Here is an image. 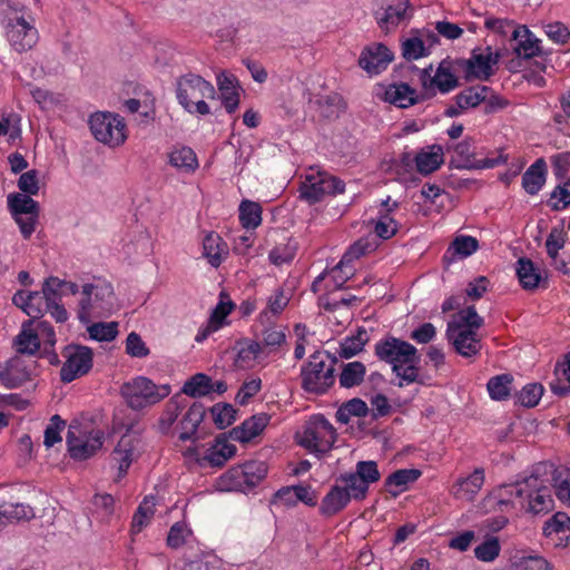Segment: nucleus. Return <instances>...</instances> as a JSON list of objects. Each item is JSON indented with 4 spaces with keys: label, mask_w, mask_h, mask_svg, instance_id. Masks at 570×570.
<instances>
[{
    "label": "nucleus",
    "mask_w": 570,
    "mask_h": 570,
    "mask_svg": "<svg viewBox=\"0 0 570 570\" xmlns=\"http://www.w3.org/2000/svg\"><path fill=\"white\" fill-rule=\"evenodd\" d=\"M216 95L215 87L199 75L189 72L176 81L177 100L191 115H209V106L204 99H215Z\"/></svg>",
    "instance_id": "f257e3e1"
},
{
    "label": "nucleus",
    "mask_w": 570,
    "mask_h": 570,
    "mask_svg": "<svg viewBox=\"0 0 570 570\" xmlns=\"http://www.w3.org/2000/svg\"><path fill=\"white\" fill-rule=\"evenodd\" d=\"M337 358L328 352L316 351L306 364L302 366V389L316 395L325 394L335 382V367Z\"/></svg>",
    "instance_id": "f03ea898"
},
{
    "label": "nucleus",
    "mask_w": 570,
    "mask_h": 570,
    "mask_svg": "<svg viewBox=\"0 0 570 570\" xmlns=\"http://www.w3.org/2000/svg\"><path fill=\"white\" fill-rule=\"evenodd\" d=\"M120 393L127 405L138 411L167 397L170 394V386L168 384L156 385L146 376H137L124 383L120 387Z\"/></svg>",
    "instance_id": "7ed1b4c3"
},
{
    "label": "nucleus",
    "mask_w": 570,
    "mask_h": 570,
    "mask_svg": "<svg viewBox=\"0 0 570 570\" xmlns=\"http://www.w3.org/2000/svg\"><path fill=\"white\" fill-rule=\"evenodd\" d=\"M337 436L331 422L323 414H315L307 421L297 443L321 458L332 450Z\"/></svg>",
    "instance_id": "20e7f679"
},
{
    "label": "nucleus",
    "mask_w": 570,
    "mask_h": 570,
    "mask_svg": "<svg viewBox=\"0 0 570 570\" xmlns=\"http://www.w3.org/2000/svg\"><path fill=\"white\" fill-rule=\"evenodd\" d=\"M517 498L521 499V507L532 514L548 513L554 507L550 488L535 473L524 478V484L517 489Z\"/></svg>",
    "instance_id": "39448f33"
},
{
    "label": "nucleus",
    "mask_w": 570,
    "mask_h": 570,
    "mask_svg": "<svg viewBox=\"0 0 570 570\" xmlns=\"http://www.w3.org/2000/svg\"><path fill=\"white\" fill-rule=\"evenodd\" d=\"M267 471L265 462L248 461L227 470L222 476V483L227 491L247 492L266 478Z\"/></svg>",
    "instance_id": "423d86ee"
},
{
    "label": "nucleus",
    "mask_w": 570,
    "mask_h": 570,
    "mask_svg": "<svg viewBox=\"0 0 570 570\" xmlns=\"http://www.w3.org/2000/svg\"><path fill=\"white\" fill-rule=\"evenodd\" d=\"M421 363V354L411 343L394 337V373L400 379L399 387L404 384L420 383L419 364Z\"/></svg>",
    "instance_id": "0eeeda50"
},
{
    "label": "nucleus",
    "mask_w": 570,
    "mask_h": 570,
    "mask_svg": "<svg viewBox=\"0 0 570 570\" xmlns=\"http://www.w3.org/2000/svg\"><path fill=\"white\" fill-rule=\"evenodd\" d=\"M432 71L433 66L429 65L421 69L419 75L422 88L426 91L428 98H433L436 95V91L441 94H449L460 87V80L452 70L450 57L443 59L439 63L434 75H432Z\"/></svg>",
    "instance_id": "6e6552de"
},
{
    "label": "nucleus",
    "mask_w": 570,
    "mask_h": 570,
    "mask_svg": "<svg viewBox=\"0 0 570 570\" xmlns=\"http://www.w3.org/2000/svg\"><path fill=\"white\" fill-rule=\"evenodd\" d=\"M89 127L98 141L109 146H119L127 138L124 119L111 112L99 111L91 115Z\"/></svg>",
    "instance_id": "1a4fd4ad"
},
{
    "label": "nucleus",
    "mask_w": 570,
    "mask_h": 570,
    "mask_svg": "<svg viewBox=\"0 0 570 570\" xmlns=\"http://www.w3.org/2000/svg\"><path fill=\"white\" fill-rule=\"evenodd\" d=\"M8 207L19 225L23 238L28 239L36 229L40 207L29 195L13 193L8 196Z\"/></svg>",
    "instance_id": "9d476101"
},
{
    "label": "nucleus",
    "mask_w": 570,
    "mask_h": 570,
    "mask_svg": "<svg viewBox=\"0 0 570 570\" xmlns=\"http://www.w3.org/2000/svg\"><path fill=\"white\" fill-rule=\"evenodd\" d=\"M62 356L66 362L60 370V379L65 383L88 374L92 368L94 352L88 346L69 344L62 350Z\"/></svg>",
    "instance_id": "9b49d317"
},
{
    "label": "nucleus",
    "mask_w": 570,
    "mask_h": 570,
    "mask_svg": "<svg viewBox=\"0 0 570 570\" xmlns=\"http://www.w3.org/2000/svg\"><path fill=\"white\" fill-rule=\"evenodd\" d=\"M7 38L18 52L31 49L38 40V31L23 16L9 18L7 23Z\"/></svg>",
    "instance_id": "f8f14e48"
},
{
    "label": "nucleus",
    "mask_w": 570,
    "mask_h": 570,
    "mask_svg": "<svg viewBox=\"0 0 570 570\" xmlns=\"http://www.w3.org/2000/svg\"><path fill=\"white\" fill-rule=\"evenodd\" d=\"M446 338L453 345L455 352L463 357L476 355L482 347L475 331L469 328L460 331V326L454 323H448Z\"/></svg>",
    "instance_id": "ddd939ff"
},
{
    "label": "nucleus",
    "mask_w": 570,
    "mask_h": 570,
    "mask_svg": "<svg viewBox=\"0 0 570 570\" xmlns=\"http://www.w3.org/2000/svg\"><path fill=\"white\" fill-rule=\"evenodd\" d=\"M68 453L76 461H85L91 458L104 443V432L97 431L86 439L78 438L72 431H68L66 438Z\"/></svg>",
    "instance_id": "4468645a"
},
{
    "label": "nucleus",
    "mask_w": 570,
    "mask_h": 570,
    "mask_svg": "<svg viewBox=\"0 0 570 570\" xmlns=\"http://www.w3.org/2000/svg\"><path fill=\"white\" fill-rule=\"evenodd\" d=\"M392 61L390 49L383 43L366 46L358 58V66L370 75H377Z\"/></svg>",
    "instance_id": "2eb2a0df"
},
{
    "label": "nucleus",
    "mask_w": 570,
    "mask_h": 570,
    "mask_svg": "<svg viewBox=\"0 0 570 570\" xmlns=\"http://www.w3.org/2000/svg\"><path fill=\"white\" fill-rule=\"evenodd\" d=\"M140 439L136 435L124 434L112 451V460L118 465V478H124L134 460L139 456Z\"/></svg>",
    "instance_id": "dca6fc26"
},
{
    "label": "nucleus",
    "mask_w": 570,
    "mask_h": 570,
    "mask_svg": "<svg viewBox=\"0 0 570 570\" xmlns=\"http://www.w3.org/2000/svg\"><path fill=\"white\" fill-rule=\"evenodd\" d=\"M206 411L205 406L200 402H194L188 411L184 414L183 419L179 422V428L181 430L179 434V440L181 442L191 441L196 442L200 439H204V435L198 433V428L200 423L204 421Z\"/></svg>",
    "instance_id": "f3484780"
},
{
    "label": "nucleus",
    "mask_w": 570,
    "mask_h": 570,
    "mask_svg": "<svg viewBox=\"0 0 570 570\" xmlns=\"http://www.w3.org/2000/svg\"><path fill=\"white\" fill-rule=\"evenodd\" d=\"M271 416L267 413H258L246 419L240 425L228 431V436L240 443H248L258 436L268 425Z\"/></svg>",
    "instance_id": "a211bd4d"
},
{
    "label": "nucleus",
    "mask_w": 570,
    "mask_h": 570,
    "mask_svg": "<svg viewBox=\"0 0 570 570\" xmlns=\"http://www.w3.org/2000/svg\"><path fill=\"white\" fill-rule=\"evenodd\" d=\"M31 370L20 356L10 358L0 371V382L7 389H17L31 380Z\"/></svg>",
    "instance_id": "6ab92c4d"
},
{
    "label": "nucleus",
    "mask_w": 570,
    "mask_h": 570,
    "mask_svg": "<svg viewBox=\"0 0 570 570\" xmlns=\"http://www.w3.org/2000/svg\"><path fill=\"white\" fill-rule=\"evenodd\" d=\"M216 80L222 105L228 114H234L239 106V90L242 89L237 78L232 73L220 71Z\"/></svg>",
    "instance_id": "aec40b11"
},
{
    "label": "nucleus",
    "mask_w": 570,
    "mask_h": 570,
    "mask_svg": "<svg viewBox=\"0 0 570 570\" xmlns=\"http://www.w3.org/2000/svg\"><path fill=\"white\" fill-rule=\"evenodd\" d=\"M454 151L461 159V163L456 165V168L460 169L493 168L499 164V159L494 158L475 160L472 139H464L463 141L456 144Z\"/></svg>",
    "instance_id": "412c9836"
},
{
    "label": "nucleus",
    "mask_w": 570,
    "mask_h": 570,
    "mask_svg": "<svg viewBox=\"0 0 570 570\" xmlns=\"http://www.w3.org/2000/svg\"><path fill=\"white\" fill-rule=\"evenodd\" d=\"M512 37L517 41L514 51L517 52L518 57L530 59L542 53L540 40L534 38L525 26L514 28Z\"/></svg>",
    "instance_id": "4be33fe9"
},
{
    "label": "nucleus",
    "mask_w": 570,
    "mask_h": 570,
    "mask_svg": "<svg viewBox=\"0 0 570 570\" xmlns=\"http://www.w3.org/2000/svg\"><path fill=\"white\" fill-rule=\"evenodd\" d=\"M488 53H481L473 50L470 61L473 65V73H471V78H478L481 80H489L491 76H493V65H497L500 59V53L492 52L491 47L487 48Z\"/></svg>",
    "instance_id": "5701e85b"
},
{
    "label": "nucleus",
    "mask_w": 570,
    "mask_h": 570,
    "mask_svg": "<svg viewBox=\"0 0 570 570\" xmlns=\"http://www.w3.org/2000/svg\"><path fill=\"white\" fill-rule=\"evenodd\" d=\"M350 501L351 498L346 489L340 485H333L322 500L320 513L327 518L333 517L342 511Z\"/></svg>",
    "instance_id": "b1692460"
},
{
    "label": "nucleus",
    "mask_w": 570,
    "mask_h": 570,
    "mask_svg": "<svg viewBox=\"0 0 570 570\" xmlns=\"http://www.w3.org/2000/svg\"><path fill=\"white\" fill-rule=\"evenodd\" d=\"M484 483V470L475 469L468 478L456 481L453 485L454 495L460 499L472 501Z\"/></svg>",
    "instance_id": "393cba45"
},
{
    "label": "nucleus",
    "mask_w": 570,
    "mask_h": 570,
    "mask_svg": "<svg viewBox=\"0 0 570 570\" xmlns=\"http://www.w3.org/2000/svg\"><path fill=\"white\" fill-rule=\"evenodd\" d=\"M547 164L539 158L532 164L522 176V187L530 195H535L546 183Z\"/></svg>",
    "instance_id": "a878e982"
},
{
    "label": "nucleus",
    "mask_w": 570,
    "mask_h": 570,
    "mask_svg": "<svg viewBox=\"0 0 570 570\" xmlns=\"http://www.w3.org/2000/svg\"><path fill=\"white\" fill-rule=\"evenodd\" d=\"M32 323V320L24 322L20 333L14 338V346L19 354L33 355L40 350V337L31 328Z\"/></svg>",
    "instance_id": "bb28decb"
},
{
    "label": "nucleus",
    "mask_w": 570,
    "mask_h": 570,
    "mask_svg": "<svg viewBox=\"0 0 570 570\" xmlns=\"http://www.w3.org/2000/svg\"><path fill=\"white\" fill-rule=\"evenodd\" d=\"M556 379L550 383L551 391L564 396L570 393V352L563 356L562 361H558L554 366Z\"/></svg>",
    "instance_id": "cd10ccee"
},
{
    "label": "nucleus",
    "mask_w": 570,
    "mask_h": 570,
    "mask_svg": "<svg viewBox=\"0 0 570 570\" xmlns=\"http://www.w3.org/2000/svg\"><path fill=\"white\" fill-rule=\"evenodd\" d=\"M443 149L433 145L430 151H421L415 157L416 169L422 175H429L440 168L443 164Z\"/></svg>",
    "instance_id": "c85d7f7f"
},
{
    "label": "nucleus",
    "mask_w": 570,
    "mask_h": 570,
    "mask_svg": "<svg viewBox=\"0 0 570 570\" xmlns=\"http://www.w3.org/2000/svg\"><path fill=\"white\" fill-rule=\"evenodd\" d=\"M235 350H237L235 365L237 367L245 368L248 367L253 361L258 358V355L263 351V346L256 341L242 338L236 342Z\"/></svg>",
    "instance_id": "c756f323"
},
{
    "label": "nucleus",
    "mask_w": 570,
    "mask_h": 570,
    "mask_svg": "<svg viewBox=\"0 0 570 570\" xmlns=\"http://www.w3.org/2000/svg\"><path fill=\"white\" fill-rule=\"evenodd\" d=\"M517 275L522 288L532 291L539 286L541 273L534 266L530 258L521 257L518 259Z\"/></svg>",
    "instance_id": "7c9ffc66"
},
{
    "label": "nucleus",
    "mask_w": 570,
    "mask_h": 570,
    "mask_svg": "<svg viewBox=\"0 0 570 570\" xmlns=\"http://www.w3.org/2000/svg\"><path fill=\"white\" fill-rule=\"evenodd\" d=\"M490 91L491 88L484 85L471 86L459 92L454 100L459 108L466 110L478 107L485 99L484 95Z\"/></svg>",
    "instance_id": "2f4dec72"
},
{
    "label": "nucleus",
    "mask_w": 570,
    "mask_h": 570,
    "mask_svg": "<svg viewBox=\"0 0 570 570\" xmlns=\"http://www.w3.org/2000/svg\"><path fill=\"white\" fill-rule=\"evenodd\" d=\"M45 295L53 296L55 299L61 301L63 296L76 295L79 292L78 284L67 282L56 276H50L42 284Z\"/></svg>",
    "instance_id": "473e14b6"
},
{
    "label": "nucleus",
    "mask_w": 570,
    "mask_h": 570,
    "mask_svg": "<svg viewBox=\"0 0 570 570\" xmlns=\"http://www.w3.org/2000/svg\"><path fill=\"white\" fill-rule=\"evenodd\" d=\"M380 242L371 235H366L352 244L341 258V265L352 264L355 259L364 256L367 253L374 252L379 247Z\"/></svg>",
    "instance_id": "72a5a7b5"
},
{
    "label": "nucleus",
    "mask_w": 570,
    "mask_h": 570,
    "mask_svg": "<svg viewBox=\"0 0 570 570\" xmlns=\"http://www.w3.org/2000/svg\"><path fill=\"white\" fill-rule=\"evenodd\" d=\"M320 115L326 119H336L346 108L343 97L336 92L323 96L316 101Z\"/></svg>",
    "instance_id": "f704fd0d"
},
{
    "label": "nucleus",
    "mask_w": 570,
    "mask_h": 570,
    "mask_svg": "<svg viewBox=\"0 0 570 570\" xmlns=\"http://www.w3.org/2000/svg\"><path fill=\"white\" fill-rule=\"evenodd\" d=\"M0 515L7 523L29 521L35 518V511L30 505L23 503L2 502L0 504Z\"/></svg>",
    "instance_id": "c9c22d12"
},
{
    "label": "nucleus",
    "mask_w": 570,
    "mask_h": 570,
    "mask_svg": "<svg viewBox=\"0 0 570 570\" xmlns=\"http://www.w3.org/2000/svg\"><path fill=\"white\" fill-rule=\"evenodd\" d=\"M390 197L382 200V207L384 209L380 210V216L376 219H371V223L374 224L373 233H370L372 237L375 238V242L389 239L392 237V232H390V225L392 224V216L390 215L391 208H389Z\"/></svg>",
    "instance_id": "e433bc0d"
},
{
    "label": "nucleus",
    "mask_w": 570,
    "mask_h": 570,
    "mask_svg": "<svg viewBox=\"0 0 570 570\" xmlns=\"http://www.w3.org/2000/svg\"><path fill=\"white\" fill-rule=\"evenodd\" d=\"M186 406L185 400L180 399V396L174 395L166 404V409L158 421L159 431L163 434H167L176 422L179 413Z\"/></svg>",
    "instance_id": "4c0bfd02"
},
{
    "label": "nucleus",
    "mask_w": 570,
    "mask_h": 570,
    "mask_svg": "<svg viewBox=\"0 0 570 570\" xmlns=\"http://www.w3.org/2000/svg\"><path fill=\"white\" fill-rule=\"evenodd\" d=\"M551 481L557 498L570 507V469L564 466L553 469Z\"/></svg>",
    "instance_id": "58836bf2"
},
{
    "label": "nucleus",
    "mask_w": 570,
    "mask_h": 570,
    "mask_svg": "<svg viewBox=\"0 0 570 570\" xmlns=\"http://www.w3.org/2000/svg\"><path fill=\"white\" fill-rule=\"evenodd\" d=\"M239 220L246 229H255L262 223V206L258 203L244 199L239 205Z\"/></svg>",
    "instance_id": "ea45409f"
},
{
    "label": "nucleus",
    "mask_w": 570,
    "mask_h": 570,
    "mask_svg": "<svg viewBox=\"0 0 570 570\" xmlns=\"http://www.w3.org/2000/svg\"><path fill=\"white\" fill-rule=\"evenodd\" d=\"M212 377L204 373H197L188 379L181 392L191 397H203L210 394Z\"/></svg>",
    "instance_id": "a19ab883"
},
{
    "label": "nucleus",
    "mask_w": 570,
    "mask_h": 570,
    "mask_svg": "<svg viewBox=\"0 0 570 570\" xmlns=\"http://www.w3.org/2000/svg\"><path fill=\"white\" fill-rule=\"evenodd\" d=\"M367 341L366 330L360 327L355 335L347 336L341 342L340 356L346 360L355 356L363 350Z\"/></svg>",
    "instance_id": "79ce46f5"
},
{
    "label": "nucleus",
    "mask_w": 570,
    "mask_h": 570,
    "mask_svg": "<svg viewBox=\"0 0 570 570\" xmlns=\"http://www.w3.org/2000/svg\"><path fill=\"white\" fill-rule=\"evenodd\" d=\"M543 533L546 537L559 535L560 533H564L566 541L563 542V547L570 544V518L567 513L558 512L556 513L544 525Z\"/></svg>",
    "instance_id": "37998d69"
},
{
    "label": "nucleus",
    "mask_w": 570,
    "mask_h": 570,
    "mask_svg": "<svg viewBox=\"0 0 570 570\" xmlns=\"http://www.w3.org/2000/svg\"><path fill=\"white\" fill-rule=\"evenodd\" d=\"M365 375V365L362 362L355 361L343 365L340 375V384L342 387H354L360 385Z\"/></svg>",
    "instance_id": "c03bdc74"
},
{
    "label": "nucleus",
    "mask_w": 570,
    "mask_h": 570,
    "mask_svg": "<svg viewBox=\"0 0 570 570\" xmlns=\"http://www.w3.org/2000/svg\"><path fill=\"white\" fill-rule=\"evenodd\" d=\"M155 514L154 497H146L132 517L131 533H139Z\"/></svg>",
    "instance_id": "a18cd8bd"
},
{
    "label": "nucleus",
    "mask_w": 570,
    "mask_h": 570,
    "mask_svg": "<svg viewBox=\"0 0 570 570\" xmlns=\"http://www.w3.org/2000/svg\"><path fill=\"white\" fill-rule=\"evenodd\" d=\"M425 99H429L426 97V91L419 96L416 90L407 83H394V106H397L399 108H406Z\"/></svg>",
    "instance_id": "49530a36"
},
{
    "label": "nucleus",
    "mask_w": 570,
    "mask_h": 570,
    "mask_svg": "<svg viewBox=\"0 0 570 570\" xmlns=\"http://www.w3.org/2000/svg\"><path fill=\"white\" fill-rule=\"evenodd\" d=\"M449 323L459 325L460 331L469 328L476 332L483 325V318L476 313L475 307L471 305L455 313Z\"/></svg>",
    "instance_id": "de8ad7c7"
},
{
    "label": "nucleus",
    "mask_w": 570,
    "mask_h": 570,
    "mask_svg": "<svg viewBox=\"0 0 570 570\" xmlns=\"http://www.w3.org/2000/svg\"><path fill=\"white\" fill-rule=\"evenodd\" d=\"M209 412L219 430L226 429L236 421L237 410L229 403H216L209 409Z\"/></svg>",
    "instance_id": "09e8293b"
},
{
    "label": "nucleus",
    "mask_w": 570,
    "mask_h": 570,
    "mask_svg": "<svg viewBox=\"0 0 570 570\" xmlns=\"http://www.w3.org/2000/svg\"><path fill=\"white\" fill-rule=\"evenodd\" d=\"M169 164L186 171H194L198 166L196 154L189 147L171 151L169 154Z\"/></svg>",
    "instance_id": "8fccbe9b"
},
{
    "label": "nucleus",
    "mask_w": 570,
    "mask_h": 570,
    "mask_svg": "<svg viewBox=\"0 0 570 570\" xmlns=\"http://www.w3.org/2000/svg\"><path fill=\"white\" fill-rule=\"evenodd\" d=\"M226 246L222 238L215 234H208L203 240L204 255L214 267H218L222 263V252Z\"/></svg>",
    "instance_id": "3c124183"
},
{
    "label": "nucleus",
    "mask_w": 570,
    "mask_h": 570,
    "mask_svg": "<svg viewBox=\"0 0 570 570\" xmlns=\"http://www.w3.org/2000/svg\"><path fill=\"white\" fill-rule=\"evenodd\" d=\"M91 340L99 342H111L118 335V323L117 322H98L87 327Z\"/></svg>",
    "instance_id": "603ef678"
},
{
    "label": "nucleus",
    "mask_w": 570,
    "mask_h": 570,
    "mask_svg": "<svg viewBox=\"0 0 570 570\" xmlns=\"http://www.w3.org/2000/svg\"><path fill=\"white\" fill-rule=\"evenodd\" d=\"M338 480L344 483L342 488L346 489L351 499L362 500L365 498L368 485L355 472L343 474Z\"/></svg>",
    "instance_id": "864d4df0"
},
{
    "label": "nucleus",
    "mask_w": 570,
    "mask_h": 570,
    "mask_svg": "<svg viewBox=\"0 0 570 570\" xmlns=\"http://www.w3.org/2000/svg\"><path fill=\"white\" fill-rule=\"evenodd\" d=\"M510 374H502L491 377L488 382V391L493 400H505L510 395V385L512 383Z\"/></svg>",
    "instance_id": "5fc2aeb1"
},
{
    "label": "nucleus",
    "mask_w": 570,
    "mask_h": 570,
    "mask_svg": "<svg viewBox=\"0 0 570 570\" xmlns=\"http://www.w3.org/2000/svg\"><path fill=\"white\" fill-rule=\"evenodd\" d=\"M235 304L229 299L228 294L224 291L220 292L219 303L212 312L208 321L217 328H220L224 325L226 317L232 313Z\"/></svg>",
    "instance_id": "6e6d98bb"
},
{
    "label": "nucleus",
    "mask_w": 570,
    "mask_h": 570,
    "mask_svg": "<svg viewBox=\"0 0 570 570\" xmlns=\"http://www.w3.org/2000/svg\"><path fill=\"white\" fill-rule=\"evenodd\" d=\"M94 289H95L94 284H85L82 286V291H81L82 297L78 304V320L82 324H88V323H90V320H91L90 313H91V309L95 307V305H94L95 299L92 301Z\"/></svg>",
    "instance_id": "4d7b16f0"
},
{
    "label": "nucleus",
    "mask_w": 570,
    "mask_h": 570,
    "mask_svg": "<svg viewBox=\"0 0 570 570\" xmlns=\"http://www.w3.org/2000/svg\"><path fill=\"white\" fill-rule=\"evenodd\" d=\"M429 55V48L425 47L424 41L419 37H411L402 42V56L409 61Z\"/></svg>",
    "instance_id": "13d9d810"
},
{
    "label": "nucleus",
    "mask_w": 570,
    "mask_h": 570,
    "mask_svg": "<svg viewBox=\"0 0 570 570\" xmlns=\"http://www.w3.org/2000/svg\"><path fill=\"white\" fill-rule=\"evenodd\" d=\"M479 248V242L475 237L460 235L456 236L449 248V250H453V255H459L460 257H468L476 252Z\"/></svg>",
    "instance_id": "bf43d9fd"
},
{
    "label": "nucleus",
    "mask_w": 570,
    "mask_h": 570,
    "mask_svg": "<svg viewBox=\"0 0 570 570\" xmlns=\"http://www.w3.org/2000/svg\"><path fill=\"white\" fill-rule=\"evenodd\" d=\"M523 484L524 479L512 484H503L494 491V494L498 498V507L500 511H507L513 505L512 498H517V489Z\"/></svg>",
    "instance_id": "052dcab7"
},
{
    "label": "nucleus",
    "mask_w": 570,
    "mask_h": 570,
    "mask_svg": "<svg viewBox=\"0 0 570 570\" xmlns=\"http://www.w3.org/2000/svg\"><path fill=\"white\" fill-rule=\"evenodd\" d=\"M543 391V386L539 383L528 384L518 393L517 402L523 406L533 407L539 403Z\"/></svg>",
    "instance_id": "680f3d73"
},
{
    "label": "nucleus",
    "mask_w": 570,
    "mask_h": 570,
    "mask_svg": "<svg viewBox=\"0 0 570 570\" xmlns=\"http://www.w3.org/2000/svg\"><path fill=\"white\" fill-rule=\"evenodd\" d=\"M548 205L552 210H561L570 205V179L554 188Z\"/></svg>",
    "instance_id": "e2e57ef3"
},
{
    "label": "nucleus",
    "mask_w": 570,
    "mask_h": 570,
    "mask_svg": "<svg viewBox=\"0 0 570 570\" xmlns=\"http://www.w3.org/2000/svg\"><path fill=\"white\" fill-rule=\"evenodd\" d=\"M422 476L420 469H397L394 470V488L400 492L406 491L411 484L415 483Z\"/></svg>",
    "instance_id": "0e129e2a"
},
{
    "label": "nucleus",
    "mask_w": 570,
    "mask_h": 570,
    "mask_svg": "<svg viewBox=\"0 0 570 570\" xmlns=\"http://www.w3.org/2000/svg\"><path fill=\"white\" fill-rule=\"evenodd\" d=\"M500 550L501 548L498 538L492 537L474 549V556L481 561L490 562L499 556Z\"/></svg>",
    "instance_id": "69168bd1"
},
{
    "label": "nucleus",
    "mask_w": 570,
    "mask_h": 570,
    "mask_svg": "<svg viewBox=\"0 0 570 570\" xmlns=\"http://www.w3.org/2000/svg\"><path fill=\"white\" fill-rule=\"evenodd\" d=\"M66 426V422L58 415L55 414L50 419L49 425L45 430V441L43 444L47 448L53 446L56 443L61 441L60 432Z\"/></svg>",
    "instance_id": "338daca9"
},
{
    "label": "nucleus",
    "mask_w": 570,
    "mask_h": 570,
    "mask_svg": "<svg viewBox=\"0 0 570 570\" xmlns=\"http://www.w3.org/2000/svg\"><path fill=\"white\" fill-rule=\"evenodd\" d=\"M126 353L131 357L142 358L148 356L150 351L146 346L141 336L136 332H131L126 338Z\"/></svg>",
    "instance_id": "774afa93"
}]
</instances>
